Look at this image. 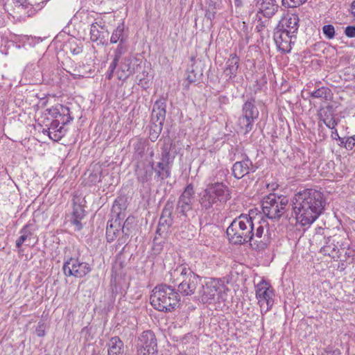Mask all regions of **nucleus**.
Returning a JSON list of instances; mask_svg holds the SVG:
<instances>
[{
  "instance_id": "nucleus-58",
  "label": "nucleus",
  "mask_w": 355,
  "mask_h": 355,
  "mask_svg": "<svg viewBox=\"0 0 355 355\" xmlns=\"http://www.w3.org/2000/svg\"><path fill=\"white\" fill-rule=\"evenodd\" d=\"M234 2L236 7H241L243 5V0H234Z\"/></svg>"
},
{
  "instance_id": "nucleus-47",
  "label": "nucleus",
  "mask_w": 355,
  "mask_h": 355,
  "mask_svg": "<svg viewBox=\"0 0 355 355\" xmlns=\"http://www.w3.org/2000/svg\"><path fill=\"white\" fill-rule=\"evenodd\" d=\"M344 33L347 37H355V26H347L345 27Z\"/></svg>"
},
{
  "instance_id": "nucleus-54",
  "label": "nucleus",
  "mask_w": 355,
  "mask_h": 355,
  "mask_svg": "<svg viewBox=\"0 0 355 355\" xmlns=\"http://www.w3.org/2000/svg\"><path fill=\"white\" fill-rule=\"evenodd\" d=\"M350 12L355 22V0L352 1L350 6Z\"/></svg>"
},
{
  "instance_id": "nucleus-28",
  "label": "nucleus",
  "mask_w": 355,
  "mask_h": 355,
  "mask_svg": "<svg viewBox=\"0 0 355 355\" xmlns=\"http://www.w3.org/2000/svg\"><path fill=\"white\" fill-rule=\"evenodd\" d=\"M310 97L313 98H320L322 101H329L333 96L331 90L327 87H321L315 91L309 92Z\"/></svg>"
},
{
  "instance_id": "nucleus-30",
  "label": "nucleus",
  "mask_w": 355,
  "mask_h": 355,
  "mask_svg": "<svg viewBox=\"0 0 355 355\" xmlns=\"http://www.w3.org/2000/svg\"><path fill=\"white\" fill-rule=\"evenodd\" d=\"M57 107L60 108L59 112L56 115V118L54 119H58L62 122V125H65L69 123L71 121H73V117L71 116L70 110L67 106L58 104Z\"/></svg>"
},
{
  "instance_id": "nucleus-35",
  "label": "nucleus",
  "mask_w": 355,
  "mask_h": 355,
  "mask_svg": "<svg viewBox=\"0 0 355 355\" xmlns=\"http://www.w3.org/2000/svg\"><path fill=\"white\" fill-rule=\"evenodd\" d=\"M128 51L126 43H119L116 49L114 51V58L112 62L119 64L122 55Z\"/></svg>"
},
{
  "instance_id": "nucleus-38",
  "label": "nucleus",
  "mask_w": 355,
  "mask_h": 355,
  "mask_svg": "<svg viewBox=\"0 0 355 355\" xmlns=\"http://www.w3.org/2000/svg\"><path fill=\"white\" fill-rule=\"evenodd\" d=\"M172 144L168 141V142H165L162 148V154L160 161L164 162H169L170 163V152Z\"/></svg>"
},
{
  "instance_id": "nucleus-45",
  "label": "nucleus",
  "mask_w": 355,
  "mask_h": 355,
  "mask_svg": "<svg viewBox=\"0 0 355 355\" xmlns=\"http://www.w3.org/2000/svg\"><path fill=\"white\" fill-rule=\"evenodd\" d=\"M118 64L115 62H112L110 63L108 71L106 74V78L108 80H111L113 77V74L116 69Z\"/></svg>"
},
{
  "instance_id": "nucleus-13",
  "label": "nucleus",
  "mask_w": 355,
  "mask_h": 355,
  "mask_svg": "<svg viewBox=\"0 0 355 355\" xmlns=\"http://www.w3.org/2000/svg\"><path fill=\"white\" fill-rule=\"evenodd\" d=\"M140 64V60L132 55H128L120 60L116 75L120 80H125L135 73V69Z\"/></svg>"
},
{
  "instance_id": "nucleus-12",
  "label": "nucleus",
  "mask_w": 355,
  "mask_h": 355,
  "mask_svg": "<svg viewBox=\"0 0 355 355\" xmlns=\"http://www.w3.org/2000/svg\"><path fill=\"white\" fill-rule=\"evenodd\" d=\"M137 352L138 355H155L157 354V338L152 331H144L139 336Z\"/></svg>"
},
{
  "instance_id": "nucleus-33",
  "label": "nucleus",
  "mask_w": 355,
  "mask_h": 355,
  "mask_svg": "<svg viewBox=\"0 0 355 355\" xmlns=\"http://www.w3.org/2000/svg\"><path fill=\"white\" fill-rule=\"evenodd\" d=\"M173 224L172 218H159L158 227L156 231V234L165 239L169 227Z\"/></svg>"
},
{
  "instance_id": "nucleus-61",
  "label": "nucleus",
  "mask_w": 355,
  "mask_h": 355,
  "mask_svg": "<svg viewBox=\"0 0 355 355\" xmlns=\"http://www.w3.org/2000/svg\"><path fill=\"white\" fill-rule=\"evenodd\" d=\"M116 206H117L116 201H115L114 205H113V209H115Z\"/></svg>"
},
{
  "instance_id": "nucleus-14",
  "label": "nucleus",
  "mask_w": 355,
  "mask_h": 355,
  "mask_svg": "<svg viewBox=\"0 0 355 355\" xmlns=\"http://www.w3.org/2000/svg\"><path fill=\"white\" fill-rule=\"evenodd\" d=\"M154 162L153 160L150 161L148 164L141 161L137 162L135 175L137 180L141 184L142 187L145 188L146 186H149L152 180Z\"/></svg>"
},
{
  "instance_id": "nucleus-52",
  "label": "nucleus",
  "mask_w": 355,
  "mask_h": 355,
  "mask_svg": "<svg viewBox=\"0 0 355 355\" xmlns=\"http://www.w3.org/2000/svg\"><path fill=\"white\" fill-rule=\"evenodd\" d=\"M331 130H332V132L331 134V137L332 139H335V140L340 139V136L338 133L337 129L335 128V129H331Z\"/></svg>"
},
{
  "instance_id": "nucleus-43",
  "label": "nucleus",
  "mask_w": 355,
  "mask_h": 355,
  "mask_svg": "<svg viewBox=\"0 0 355 355\" xmlns=\"http://www.w3.org/2000/svg\"><path fill=\"white\" fill-rule=\"evenodd\" d=\"M306 0H282V4L288 8H296L300 6Z\"/></svg>"
},
{
  "instance_id": "nucleus-56",
  "label": "nucleus",
  "mask_w": 355,
  "mask_h": 355,
  "mask_svg": "<svg viewBox=\"0 0 355 355\" xmlns=\"http://www.w3.org/2000/svg\"><path fill=\"white\" fill-rule=\"evenodd\" d=\"M216 173H217V175L225 177L227 175V174L228 173V170L227 169H220Z\"/></svg>"
},
{
  "instance_id": "nucleus-2",
  "label": "nucleus",
  "mask_w": 355,
  "mask_h": 355,
  "mask_svg": "<svg viewBox=\"0 0 355 355\" xmlns=\"http://www.w3.org/2000/svg\"><path fill=\"white\" fill-rule=\"evenodd\" d=\"M325 206L323 193L315 189H305L295 194L293 209L302 225H311L322 214Z\"/></svg>"
},
{
  "instance_id": "nucleus-3",
  "label": "nucleus",
  "mask_w": 355,
  "mask_h": 355,
  "mask_svg": "<svg viewBox=\"0 0 355 355\" xmlns=\"http://www.w3.org/2000/svg\"><path fill=\"white\" fill-rule=\"evenodd\" d=\"M216 177L211 178L206 188L198 194V202L202 210L209 211L214 205L226 202L230 198V191L227 185L216 180Z\"/></svg>"
},
{
  "instance_id": "nucleus-34",
  "label": "nucleus",
  "mask_w": 355,
  "mask_h": 355,
  "mask_svg": "<svg viewBox=\"0 0 355 355\" xmlns=\"http://www.w3.org/2000/svg\"><path fill=\"white\" fill-rule=\"evenodd\" d=\"M20 236L16 241V248H20L21 246L31 240L32 233L28 229V225H24L19 231Z\"/></svg>"
},
{
  "instance_id": "nucleus-53",
  "label": "nucleus",
  "mask_w": 355,
  "mask_h": 355,
  "mask_svg": "<svg viewBox=\"0 0 355 355\" xmlns=\"http://www.w3.org/2000/svg\"><path fill=\"white\" fill-rule=\"evenodd\" d=\"M265 26L263 21H259L255 28L257 32L261 33L264 29Z\"/></svg>"
},
{
  "instance_id": "nucleus-27",
  "label": "nucleus",
  "mask_w": 355,
  "mask_h": 355,
  "mask_svg": "<svg viewBox=\"0 0 355 355\" xmlns=\"http://www.w3.org/2000/svg\"><path fill=\"white\" fill-rule=\"evenodd\" d=\"M169 162H159L157 164L156 168H154L155 173V178L160 180H164L171 176V167Z\"/></svg>"
},
{
  "instance_id": "nucleus-4",
  "label": "nucleus",
  "mask_w": 355,
  "mask_h": 355,
  "mask_svg": "<svg viewBox=\"0 0 355 355\" xmlns=\"http://www.w3.org/2000/svg\"><path fill=\"white\" fill-rule=\"evenodd\" d=\"M151 305L159 311L171 312L179 306V293L171 286L160 284L152 291L150 297Z\"/></svg>"
},
{
  "instance_id": "nucleus-25",
  "label": "nucleus",
  "mask_w": 355,
  "mask_h": 355,
  "mask_svg": "<svg viewBox=\"0 0 355 355\" xmlns=\"http://www.w3.org/2000/svg\"><path fill=\"white\" fill-rule=\"evenodd\" d=\"M107 355H123L124 344L118 336L111 338L108 343Z\"/></svg>"
},
{
  "instance_id": "nucleus-8",
  "label": "nucleus",
  "mask_w": 355,
  "mask_h": 355,
  "mask_svg": "<svg viewBox=\"0 0 355 355\" xmlns=\"http://www.w3.org/2000/svg\"><path fill=\"white\" fill-rule=\"evenodd\" d=\"M255 295L262 314L270 311L274 304L275 291L271 284L262 279L255 286Z\"/></svg>"
},
{
  "instance_id": "nucleus-59",
  "label": "nucleus",
  "mask_w": 355,
  "mask_h": 355,
  "mask_svg": "<svg viewBox=\"0 0 355 355\" xmlns=\"http://www.w3.org/2000/svg\"><path fill=\"white\" fill-rule=\"evenodd\" d=\"M37 336H44V331H38L37 332Z\"/></svg>"
},
{
  "instance_id": "nucleus-9",
  "label": "nucleus",
  "mask_w": 355,
  "mask_h": 355,
  "mask_svg": "<svg viewBox=\"0 0 355 355\" xmlns=\"http://www.w3.org/2000/svg\"><path fill=\"white\" fill-rule=\"evenodd\" d=\"M62 270L67 277L73 276L81 278L91 272L92 267L88 263L83 261L78 258L69 257L65 259Z\"/></svg>"
},
{
  "instance_id": "nucleus-15",
  "label": "nucleus",
  "mask_w": 355,
  "mask_h": 355,
  "mask_svg": "<svg viewBox=\"0 0 355 355\" xmlns=\"http://www.w3.org/2000/svg\"><path fill=\"white\" fill-rule=\"evenodd\" d=\"M274 40L279 51L289 53L292 49V44L295 42L297 36L288 34L286 31L276 28L274 32Z\"/></svg>"
},
{
  "instance_id": "nucleus-19",
  "label": "nucleus",
  "mask_w": 355,
  "mask_h": 355,
  "mask_svg": "<svg viewBox=\"0 0 355 355\" xmlns=\"http://www.w3.org/2000/svg\"><path fill=\"white\" fill-rule=\"evenodd\" d=\"M257 167L253 165L252 162L245 156L241 161L236 162L232 168L233 176L239 180L250 173H254Z\"/></svg>"
},
{
  "instance_id": "nucleus-29",
  "label": "nucleus",
  "mask_w": 355,
  "mask_h": 355,
  "mask_svg": "<svg viewBox=\"0 0 355 355\" xmlns=\"http://www.w3.org/2000/svg\"><path fill=\"white\" fill-rule=\"evenodd\" d=\"M128 40V36L124 33V25L119 24L112 32L110 37V43L116 44L118 42L119 43H126Z\"/></svg>"
},
{
  "instance_id": "nucleus-57",
  "label": "nucleus",
  "mask_w": 355,
  "mask_h": 355,
  "mask_svg": "<svg viewBox=\"0 0 355 355\" xmlns=\"http://www.w3.org/2000/svg\"><path fill=\"white\" fill-rule=\"evenodd\" d=\"M347 137H340V139H338V141H339V144L338 145L340 146V147H344V144H345V141Z\"/></svg>"
},
{
  "instance_id": "nucleus-55",
  "label": "nucleus",
  "mask_w": 355,
  "mask_h": 355,
  "mask_svg": "<svg viewBox=\"0 0 355 355\" xmlns=\"http://www.w3.org/2000/svg\"><path fill=\"white\" fill-rule=\"evenodd\" d=\"M324 355H342L340 350L326 351Z\"/></svg>"
},
{
  "instance_id": "nucleus-42",
  "label": "nucleus",
  "mask_w": 355,
  "mask_h": 355,
  "mask_svg": "<svg viewBox=\"0 0 355 355\" xmlns=\"http://www.w3.org/2000/svg\"><path fill=\"white\" fill-rule=\"evenodd\" d=\"M173 210V207L171 203L167 202L166 205L164 206L161 216L162 218H172V213Z\"/></svg>"
},
{
  "instance_id": "nucleus-48",
  "label": "nucleus",
  "mask_w": 355,
  "mask_h": 355,
  "mask_svg": "<svg viewBox=\"0 0 355 355\" xmlns=\"http://www.w3.org/2000/svg\"><path fill=\"white\" fill-rule=\"evenodd\" d=\"M134 148L135 150V153H137L139 155H141L143 153L144 150V144L141 141H137L134 145Z\"/></svg>"
},
{
  "instance_id": "nucleus-39",
  "label": "nucleus",
  "mask_w": 355,
  "mask_h": 355,
  "mask_svg": "<svg viewBox=\"0 0 355 355\" xmlns=\"http://www.w3.org/2000/svg\"><path fill=\"white\" fill-rule=\"evenodd\" d=\"M322 121L325 125L329 129H335L339 122V120L335 118L332 114L330 116L327 115Z\"/></svg>"
},
{
  "instance_id": "nucleus-41",
  "label": "nucleus",
  "mask_w": 355,
  "mask_h": 355,
  "mask_svg": "<svg viewBox=\"0 0 355 355\" xmlns=\"http://www.w3.org/2000/svg\"><path fill=\"white\" fill-rule=\"evenodd\" d=\"M85 211L80 205H74L72 214L73 218L83 219L85 217Z\"/></svg>"
},
{
  "instance_id": "nucleus-32",
  "label": "nucleus",
  "mask_w": 355,
  "mask_h": 355,
  "mask_svg": "<svg viewBox=\"0 0 355 355\" xmlns=\"http://www.w3.org/2000/svg\"><path fill=\"white\" fill-rule=\"evenodd\" d=\"M202 76V70L198 67L197 62L192 64L187 69V79L189 83H194Z\"/></svg>"
},
{
  "instance_id": "nucleus-37",
  "label": "nucleus",
  "mask_w": 355,
  "mask_h": 355,
  "mask_svg": "<svg viewBox=\"0 0 355 355\" xmlns=\"http://www.w3.org/2000/svg\"><path fill=\"white\" fill-rule=\"evenodd\" d=\"M70 52L73 55H78L83 52V46L81 42H78L76 40H72L68 44Z\"/></svg>"
},
{
  "instance_id": "nucleus-10",
  "label": "nucleus",
  "mask_w": 355,
  "mask_h": 355,
  "mask_svg": "<svg viewBox=\"0 0 355 355\" xmlns=\"http://www.w3.org/2000/svg\"><path fill=\"white\" fill-rule=\"evenodd\" d=\"M132 220L133 218H128L122 227H121V223L118 222L116 219L114 222L110 220L107 223L106 229V239L107 242H112L117 236L122 234V236L119 237L118 240L119 244L125 243L130 234L128 225L132 223L131 221Z\"/></svg>"
},
{
  "instance_id": "nucleus-7",
  "label": "nucleus",
  "mask_w": 355,
  "mask_h": 355,
  "mask_svg": "<svg viewBox=\"0 0 355 355\" xmlns=\"http://www.w3.org/2000/svg\"><path fill=\"white\" fill-rule=\"evenodd\" d=\"M224 289L225 286L219 279L210 278L201 282L198 293L202 303L210 304L215 300L216 296L218 299L222 298L220 293Z\"/></svg>"
},
{
  "instance_id": "nucleus-50",
  "label": "nucleus",
  "mask_w": 355,
  "mask_h": 355,
  "mask_svg": "<svg viewBox=\"0 0 355 355\" xmlns=\"http://www.w3.org/2000/svg\"><path fill=\"white\" fill-rule=\"evenodd\" d=\"M164 243L163 241H159L158 236L156 235L153 240V245L154 248L157 250H161L162 249V243Z\"/></svg>"
},
{
  "instance_id": "nucleus-17",
  "label": "nucleus",
  "mask_w": 355,
  "mask_h": 355,
  "mask_svg": "<svg viewBox=\"0 0 355 355\" xmlns=\"http://www.w3.org/2000/svg\"><path fill=\"white\" fill-rule=\"evenodd\" d=\"M44 125L46 128H44L42 132L44 135H47L51 139L54 141H60L66 134L67 130L64 129L60 119H52L47 121Z\"/></svg>"
},
{
  "instance_id": "nucleus-18",
  "label": "nucleus",
  "mask_w": 355,
  "mask_h": 355,
  "mask_svg": "<svg viewBox=\"0 0 355 355\" xmlns=\"http://www.w3.org/2000/svg\"><path fill=\"white\" fill-rule=\"evenodd\" d=\"M201 281L202 277L193 272L185 279V282L179 283L178 292L184 296L191 295L196 293L198 286H200Z\"/></svg>"
},
{
  "instance_id": "nucleus-22",
  "label": "nucleus",
  "mask_w": 355,
  "mask_h": 355,
  "mask_svg": "<svg viewBox=\"0 0 355 355\" xmlns=\"http://www.w3.org/2000/svg\"><path fill=\"white\" fill-rule=\"evenodd\" d=\"M256 8L258 13L265 17L270 18L278 11L279 5L276 0H257Z\"/></svg>"
},
{
  "instance_id": "nucleus-11",
  "label": "nucleus",
  "mask_w": 355,
  "mask_h": 355,
  "mask_svg": "<svg viewBox=\"0 0 355 355\" xmlns=\"http://www.w3.org/2000/svg\"><path fill=\"white\" fill-rule=\"evenodd\" d=\"M195 202V191L192 184H189L179 196L175 211L185 218L189 217V213L193 211Z\"/></svg>"
},
{
  "instance_id": "nucleus-21",
  "label": "nucleus",
  "mask_w": 355,
  "mask_h": 355,
  "mask_svg": "<svg viewBox=\"0 0 355 355\" xmlns=\"http://www.w3.org/2000/svg\"><path fill=\"white\" fill-rule=\"evenodd\" d=\"M193 272L187 264H179L169 272L170 281L178 286L179 283L185 282Z\"/></svg>"
},
{
  "instance_id": "nucleus-36",
  "label": "nucleus",
  "mask_w": 355,
  "mask_h": 355,
  "mask_svg": "<svg viewBox=\"0 0 355 355\" xmlns=\"http://www.w3.org/2000/svg\"><path fill=\"white\" fill-rule=\"evenodd\" d=\"M163 125H157V123H153L150 128L149 139L151 141L155 142L159 137Z\"/></svg>"
},
{
  "instance_id": "nucleus-31",
  "label": "nucleus",
  "mask_w": 355,
  "mask_h": 355,
  "mask_svg": "<svg viewBox=\"0 0 355 355\" xmlns=\"http://www.w3.org/2000/svg\"><path fill=\"white\" fill-rule=\"evenodd\" d=\"M57 107L60 108L59 112L56 115V118L54 119H58L62 122V125H65L69 123L71 121H73V117L71 116L70 110L67 106L58 104Z\"/></svg>"
},
{
  "instance_id": "nucleus-26",
  "label": "nucleus",
  "mask_w": 355,
  "mask_h": 355,
  "mask_svg": "<svg viewBox=\"0 0 355 355\" xmlns=\"http://www.w3.org/2000/svg\"><path fill=\"white\" fill-rule=\"evenodd\" d=\"M104 26L99 25L97 22L92 23L90 28V39L92 42L99 44H104L106 35H105Z\"/></svg>"
},
{
  "instance_id": "nucleus-1",
  "label": "nucleus",
  "mask_w": 355,
  "mask_h": 355,
  "mask_svg": "<svg viewBox=\"0 0 355 355\" xmlns=\"http://www.w3.org/2000/svg\"><path fill=\"white\" fill-rule=\"evenodd\" d=\"M268 223L241 214L234 218L227 229L226 233L230 243L234 245L249 243L256 250H263L268 245L267 234Z\"/></svg>"
},
{
  "instance_id": "nucleus-62",
  "label": "nucleus",
  "mask_w": 355,
  "mask_h": 355,
  "mask_svg": "<svg viewBox=\"0 0 355 355\" xmlns=\"http://www.w3.org/2000/svg\"><path fill=\"white\" fill-rule=\"evenodd\" d=\"M116 264L113 266V270L116 268Z\"/></svg>"
},
{
  "instance_id": "nucleus-6",
  "label": "nucleus",
  "mask_w": 355,
  "mask_h": 355,
  "mask_svg": "<svg viewBox=\"0 0 355 355\" xmlns=\"http://www.w3.org/2000/svg\"><path fill=\"white\" fill-rule=\"evenodd\" d=\"M259 112L255 105V99H248L242 106V114L239 117L238 125L245 134L250 132L254 126V123L259 117Z\"/></svg>"
},
{
  "instance_id": "nucleus-51",
  "label": "nucleus",
  "mask_w": 355,
  "mask_h": 355,
  "mask_svg": "<svg viewBox=\"0 0 355 355\" xmlns=\"http://www.w3.org/2000/svg\"><path fill=\"white\" fill-rule=\"evenodd\" d=\"M216 12L213 10H207L205 12V17L210 21L213 20L215 18Z\"/></svg>"
},
{
  "instance_id": "nucleus-16",
  "label": "nucleus",
  "mask_w": 355,
  "mask_h": 355,
  "mask_svg": "<svg viewBox=\"0 0 355 355\" xmlns=\"http://www.w3.org/2000/svg\"><path fill=\"white\" fill-rule=\"evenodd\" d=\"M299 22L300 19L297 15L287 12L282 17L276 28L297 36L300 26Z\"/></svg>"
},
{
  "instance_id": "nucleus-40",
  "label": "nucleus",
  "mask_w": 355,
  "mask_h": 355,
  "mask_svg": "<svg viewBox=\"0 0 355 355\" xmlns=\"http://www.w3.org/2000/svg\"><path fill=\"white\" fill-rule=\"evenodd\" d=\"M322 32L324 36L329 39H333L335 36V28L331 24L324 25L322 27Z\"/></svg>"
},
{
  "instance_id": "nucleus-44",
  "label": "nucleus",
  "mask_w": 355,
  "mask_h": 355,
  "mask_svg": "<svg viewBox=\"0 0 355 355\" xmlns=\"http://www.w3.org/2000/svg\"><path fill=\"white\" fill-rule=\"evenodd\" d=\"M59 110L60 108L57 107V105L54 107L47 109L46 112L49 116L46 118V120L50 121L56 118V115L58 114V113H60Z\"/></svg>"
},
{
  "instance_id": "nucleus-46",
  "label": "nucleus",
  "mask_w": 355,
  "mask_h": 355,
  "mask_svg": "<svg viewBox=\"0 0 355 355\" xmlns=\"http://www.w3.org/2000/svg\"><path fill=\"white\" fill-rule=\"evenodd\" d=\"M355 146V138L354 137H348L345 141L344 148L347 150H352Z\"/></svg>"
},
{
  "instance_id": "nucleus-5",
  "label": "nucleus",
  "mask_w": 355,
  "mask_h": 355,
  "mask_svg": "<svg viewBox=\"0 0 355 355\" xmlns=\"http://www.w3.org/2000/svg\"><path fill=\"white\" fill-rule=\"evenodd\" d=\"M288 200L285 197L270 193L261 202L263 213L270 219H279L287 210Z\"/></svg>"
},
{
  "instance_id": "nucleus-49",
  "label": "nucleus",
  "mask_w": 355,
  "mask_h": 355,
  "mask_svg": "<svg viewBox=\"0 0 355 355\" xmlns=\"http://www.w3.org/2000/svg\"><path fill=\"white\" fill-rule=\"evenodd\" d=\"M81 220L78 218H73L71 219V223L75 226V230H80L83 228Z\"/></svg>"
},
{
  "instance_id": "nucleus-60",
  "label": "nucleus",
  "mask_w": 355,
  "mask_h": 355,
  "mask_svg": "<svg viewBox=\"0 0 355 355\" xmlns=\"http://www.w3.org/2000/svg\"><path fill=\"white\" fill-rule=\"evenodd\" d=\"M149 154H150V156L151 157H153V155H154V151H153V150H152V149H151V150H150V153H149Z\"/></svg>"
},
{
  "instance_id": "nucleus-24",
  "label": "nucleus",
  "mask_w": 355,
  "mask_h": 355,
  "mask_svg": "<svg viewBox=\"0 0 355 355\" xmlns=\"http://www.w3.org/2000/svg\"><path fill=\"white\" fill-rule=\"evenodd\" d=\"M239 64V58L236 53H232L226 62L224 73L228 80L234 78L236 76Z\"/></svg>"
},
{
  "instance_id": "nucleus-23",
  "label": "nucleus",
  "mask_w": 355,
  "mask_h": 355,
  "mask_svg": "<svg viewBox=\"0 0 355 355\" xmlns=\"http://www.w3.org/2000/svg\"><path fill=\"white\" fill-rule=\"evenodd\" d=\"M324 239V244L320 248V252L334 259H338L340 257V250L338 248V241H336L335 236H328Z\"/></svg>"
},
{
  "instance_id": "nucleus-20",
  "label": "nucleus",
  "mask_w": 355,
  "mask_h": 355,
  "mask_svg": "<svg viewBox=\"0 0 355 355\" xmlns=\"http://www.w3.org/2000/svg\"><path fill=\"white\" fill-rule=\"evenodd\" d=\"M166 100L163 98L157 100L153 107L151 120L153 123L163 125L166 114Z\"/></svg>"
}]
</instances>
